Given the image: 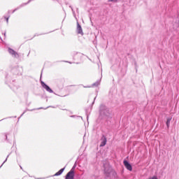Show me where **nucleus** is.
Masks as SVG:
<instances>
[{"label":"nucleus","instance_id":"nucleus-18","mask_svg":"<svg viewBox=\"0 0 179 179\" xmlns=\"http://www.w3.org/2000/svg\"><path fill=\"white\" fill-rule=\"evenodd\" d=\"M9 155H8V156H7V157H6V159H5V161L2 163V164L0 166V169H1V167H2L3 166V164H5V163H6V162H8V157H9Z\"/></svg>","mask_w":179,"mask_h":179},{"label":"nucleus","instance_id":"nucleus-21","mask_svg":"<svg viewBox=\"0 0 179 179\" xmlns=\"http://www.w3.org/2000/svg\"><path fill=\"white\" fill-rule=\"evenodd\" d=\"M43 34H48V33L41 34H36L34 36V37H36V36H43Z\"/></svg>","mask_w":179,"mask_h":179},{"label":"nucleus","instance_id":"nucleus-27","mask_svg":"<svg viewBox=\"0 0 179 179\" xmlns=\"http://www.w3.org/2000/svg\"><path fill=\"white\" fill-rule=\"evenodd\" d=\"M20 167L21 170H23V167H22V166L20 165Z\"/></svg>","mask_w":179,"mask_h":179},{"label":"nucleus","instance_id":"nucleus-31","mask_svg":"<svg viewBox=\"0 0 179 179\" xmlns=\"http://www.w3.org/2000/svg\"><path fill=\"white\" fill-rule=\"evenodd\" d=\"M42 75H43V73H41V78Z\"/></svg>","mask_w":179,"mask_h":179},{"label":"nucleus","instance_id":"nucleus-7","mask_svg":"<svg viewBox=\"0 0 179 179\" xmlns=\"http://www.w3.org/2000/svg\"><path fill=\"white\" fill-rule=\"evenodd\" d=\"M41 85L42 87H43V89H45V90H46V92H48V93H53L56 96H58V94H57L55 92H54V90H52V89H51V87H50L48 86V85H47L46 83H44V81H41Z\"/></svg>","mask_w":179,"mask_h":179},{"label":"nucleus","instance_id":"nucleus-36","mask_svg":"<svg viewBox=\"0 0 179 179\" xmlns=\"http://www.w3.org/2000/svg\"><path fill=\"white\" fill-rule=\"evenodd\" d=\"M8 118H12V117H9Z\"/></svg>","mask_w":179,"mask_h":179},{"label":"nucleus","instance_id":"nucleus-4","mask_svg":"<svg viewBox=\"0 0 179 179\" xmlns=\"http://www.w3.org/2000/svg\"><path fill=\"white\" fill-rule=\"evenodd\" d=\"M15 78L16 77L13 75L12 76V73H6L5 79L6 85H8V86L13 85V86H15Z\"/></svg>","mask_w":179,"mask_h":179},{"label":"nucleus","instance_id":"nucleus-19","mask_svg":"<svg viewBox=\"0 0 179 179\" xmlns=\"http://www.w3.org/2000/svg\"><path fill=\"white\" fill-rule=\"evenodd\" d=\"M9 17H10V15H8V17L4 16V19L6 20V23H9Z\"/></svg>","mask_w":179,"mask_h":179},{"label":"nucleus","instance_id":"nucleus-28","mask_svg":"<svg viewBox=\"0 0 179 179\" xmlns=\"http://www.w3.org/2000/svg\"><path fill=\"white\" fill-rule=\"evenodd\" d=\"M3 120H6V118H3V119L1 120L0 122L3 121Z\"/></svg>","mask_w":179,"mask_h":179},{"label":"nucleus","instance_id":"nucleus-5","mask_svg":"<svg viewBox=\"0 0 179 179\" xmlns=\"http://www.w3.org/2000/svg\"><path fill=\"white\" fill-rule=\"evenodd\" d=\"M76 162L71 168V169L66 174L65 179H75V169H76Z\"/></svg>","mask_w":179,"mask_h":179},{"label":"nucleus","instance_id":"nucleus-3","mask_svg":"<svg viewBox=\"0 0 179 179\" xmlns=\"http://www.w3.org/2000/svg\"><path fill=\"white\" fill-rule=\"evenodd\" d=\"M10 69L11 70L9 73H11V75L15 77L17 76V75H22V73H23V68L18 65L11 66Z\"/></svg>","mask_w":179,"mask_h":179},{"label":"nucleus","instance_id":"nucleus-25","mask_svg":"<svg viewBox=\"0 0 179 179\" xmlns=\"http://www.w3.org/2000/svg\"><path fill=\"white\" fill-rule=\"evenodd\" d=\"M3 34L4 35V37H6V31H4V33H3Z\"/></svg>","mask_w":179,"mask_h":179},{"label":"nucleus","instance_id":"nucleus-37","mask_svg":"<svg viewBox=\"0 0 179 179\" xmlns=\"http://www.w3.org/2000/svg\"><path fill=\"white\" fill-rule=\"evenodd\" d=\"M1 41H2V38H1Z\"/></svg>","mask_w":179,"mask_h":179},{"label":"nucleus","instance_id":"nucleus-26","mask_svg":"<svg viewBox=\"0 0 179 179\" xmlns=\"http://www.w3.org/2000/svg\"><path fill=\"white\" fill-rule=\"evenodd\" d=\"M71 10H72L73 13L75 14V11H73V8H71Z\"/></svg>","mask_w":179,"mask_h":179},{"label":"nucleus","instance_id":"nucleus-34","mask_svg":"<svg viewBox=\"0 0 179 179\" xmlns=\"http://www.w3.org/2000/svg\"><path fill=\"white\" fill-rule=\"evenodd\" d=\"M16 117H17V116H15V117H14V118H16Z\"/></svg>","mask_w":179,"mask_h":179},{"label":"nucleus","instance_id":"nucleus-33","mask_svg":"<svg viewBox=\"0 0 179 179\" xmlns=\"http://www.w3.org/2000/svg\"><path fill=\"white\" fill-rule=\"evenodd\" d=\"M66 95L63 96V97H66Z\"/></svg>","mask_w":179,"mask_h":179},{"label":"nucleus","instance_id":"nucleus-39","mask_svg":"<svg viewBox=\"0 0 179 179\" xmlns=\"http://www.w3.org/2000/svg\"><path fill=\"white\" fill-rule=\"evenodd\" d=\"M70 86H75V85H70Z\"/></svg>","mask_w":179,"mask_h":179},{"label":"nucleus","instance_id":"nucleus-10","mask_svg":"<svg viewBox=\"0 0 179 179\" xmlns=\"http://www.w3.org/2000/svg\"><path fill=\"white\" fill-rule=\"evenodd\" d=\"M34 0H29L27 3H22L21 5H20L18 7H17L15 9H14L12 11V13H14L16 12V10H19V9H21V8H23L24 6H26V5H29L30 2L33 1Z\"/></svg>","mask_w":179,"mask_h":179},{"label":"nucleus","instance_id":"nucleus-12","mask_svg":"<svg viewBox=\"0 0 179 179\" xmlns=\"http://www.w3.org/2000/svg\"><path fill=\"white\" fill-rule=\"evenodd\" d=\"M101 141L100 148H103V146L107 145V137H106L104 135H102Z\"/></svg>","mask_w":179,"mask_h":179},{"label":"nucleus","instance_id":"nucleus-6","mask_svg":"<svg viewBox=\"0 0 179 179\" xmlns=\"http://www.w3.org/2000/svg\"><path fill=\"white\" fill-rule=\"evenodd\" d=\"M47 108H55V106H50L46 108L41 107V108H38L36 109H31V110L26 109L25 110H24V112L22 113V115L18 117V121H19V120H20V118H22V117H23V115L26 114V112H27V111H34V110H47Z\"/></svg>","mask_w":179,"mask_h":179},{"label":"nucleus","instance_id":"nucleus-30","mask_svg":"<svg viewBox=\"0 0 179 179\" xmlns=\"http://www.w3.org/2000/svg\"><path fill=\"white\" fill-rule=\"evenodd\" d=\"M43 178H36V179H43Z\"/></svg>","mask_w":179,"mask_h":179},{"label":"nucleus","instance_id":"nucleus-11","mask_svg":"<svg viewBox=\"0 0 179 179\" xmlns=\"http://www.w3.org/2000/svg\"><path fill=\"white\" fill-rule=\"evenodd\" d=\"M76 32L78 34H80L81 36H83L85 34L83 33V29H82V25L79 24V22L77 21V28H76Z\"/></svg>","mask_w":179,"mask_h":179},{"label":"nucleus","instance_id":"nucleus-38","mask_svg":"<svg viewBox=\"0 0 179 179\" xmlns=\"http://www.w3.org/2000/svg\"><path fill=\"white\" fill-rule=\"evenodd\" d=\"M29 177H31V176H30V175H29Z\"/></svg>","mask_w":179,"mask_h":179},{"label":"nucleus","instance_id":"nucleus-2","mask_svg":"<svg viewBox=\"0 0 179 179\" xmlns=\"http://www.w3.org/2000/svg\"><path fill=\"white\" fill-rule=\"evenodd\" d=\"M99 118L101 120H108L113 118V115L110 112V108L104 104H101L99 106Z\"/></svg>","mask_w":179,"mask_h":179},{"label":"nucleus","instance_id":"nucleus-14","mask_svg":"<svg viewBox=\"0 0 179 179\" xmlns=\"http://www.w3.org/2000/svg\"><path fill=\"white\" fill-rule=\"evenodd\" d=\"M171 120H173V117H169L166 118V125L167 128H170V122H171Z\"/></svg>","mask_w":179,"mask_h":179},{"label":"nucleus","instance_id":"nucleus-17","mask_svg":"<svg viewBox=\"0 0 179 179\" xmlns=\"http://www.w3.org/2000/svg\"><path fill=\"white\" fill-rule=\"evenodd\" d=\"M71 118H81V120H83V117H82V116H76L75 115H71L70 116Z\"/></svg>","mask_w":179,"mask_h":179},{"label":"nucleus","instance_id":"nucleus-32","mask_svg":"<svg viewBox=\"0 0 179 179\" xmlns=\"http://www.w3.org/2000/svg\"><path fill=\"white\" fill-rule=\"evenodd\" d=\"M69 62V64H71V62Z\"/></svg>","mask_w":179,"mask_h":179},{"label":"nucleus","instance_id":"nucleus-23","mask_svg":"<svg viewBox=\"0 0 179 179\" xmlns=\"http://www.w3.org/2000/svg\"><path fill=\"white\" fill-rule=\"evenodd\" d=\"M118 0H109V2H117Z\"/></svg>","mask_w":179,"mask_h":179},{"label":"nucleus","instance_id":"nucleus-35","mask_svg":"<svg viewBox=\"0 0 179 179\" xmlns=\"http://www.w3.org/2000/svg\"><path fill=\"white\" fill-rule=\"evenodd\" d=\"M49 33H52V31H50Z\"/></svg>","mask_w":179,"mask_h":179},{"label":"nucleus","instance_id":"nucleus-22","mask_svg":"<svg viewBox=\"0 0 179 179\" xmlns=\"http://www.w3.org/2000/svg\"><path fill=\"white\" fill-rule=\"evenodd\" d=\"M148 179H159V178H157V176H152V177H151V178H150Z\"/></svg>","mask_w":179,"mask_h":179},{"label":"nucleus","instance_id":"nucleus-8","mask_svg":"<svg viewBox=\"0 0 179 179\" xmlns=\"http://www.w3.org/2000/svg\"><path fill=\"white\" fill-rule=\"evenodd\" d=\"M8 51L9 55H12L13 58H19V54L17 52L15 51V50L12 49L11 48H8Z\"/></svg>","mask_w":179,"mask_h":179},{"label":"nucleus","instance_id":"nucleus-13","mask_svg":"<svg viewBox=\"0 0 179 179\" xmlns=\"http://www.w3.org/2000/svg\"><path fill=\"white\" fill-rule=\"evenodd\" d=\"M65 167L66 166H64V168L59 170L55 175H53V177H58V176H61V174L65 171Z\"/></svg>","mask_w":179,"mask_h":179},{"label":"nucleus","instance_id":"nucleus-29","mask_svg":"<svg viewBox=\"0 0 179 179\" xmlns=\"http://www.w3.org/2000/svg\"><path fill=\"white\" fill-rule=\"evenodd\" d=\"M87 120H89V115H87Z\"/></svg>","mask_w":179,"mask_h":179},{"label":"nucleus","instance_id":"nucleus-16","mask_svg":"<svg viewBox=\"0 0 179 179\" xmlns=\"http://www.w3.org/2000/svg\"><path fill=\"white\" fill-rule=\"evenodd\" d=\"M77 55H80V53H79L78 52H73V59H76V56Z\"/></svg>","mask_w":179,"mask_h":179},{"label":"nucleus","instance_id":"nucleus-9","mask_svg":"<svg viewBox=\"0 0 179 179\" xmlns=\"http://www.w3.org/2000/svg\"><path fill=\"white\" fill-rule=\"evenodd\" d=\"M123 164L127 170L129 171H132V165L128 162V160L124 159Z\"/></svg>","mask_w":179,"mask_h":179},{"label":"nucleus","instance_id":"nucleus-20","mask_svg":"<svg viewBox=\"0 0 179 179\" xmlns=\"http://www.w3.org/2000/svg\"><path fill=\"white\" fill-rule=\"evenodd\" d=\"M4 136L6 138V140L7 141V142H9V140L8 139V133H4Z\"/></svg>","mask_w":179,"mask_h":179},{"label":"nucleus","instance_id":"nucleus-24","mask_svg":"<svg viewBox=\"0 0 179 179\" xmlns=\"http://www.w3.org/2000/svg\"><path fill=\"white\" fill-rule=\"evenodd\" d=\"M96 97H97V96H95V97H94V101L92 102V104H94V101H96Z\"/></svg>","mask_w":179,"mask_h":179},{"label":"nucleus","instance_id":"nucleus-15","mask_svg":"<svg viewBox=\"0 0 179 179\" xmlns=\"http://www.w3.org/2000/svg\"><path fill=\"white\" fill-rule=\"evenodd\" d=\"M99 85H100V80H97L96 82H95V83H94L93 84H92V87H97V86H99Z\"/></svg>","mask_w":179,"mask_h":179},{"label":"nucleus","instance_id":"nucleus-1","mask_svg":"<svg viewBox=\"0 0 179 179\" xmlns=\"http://www.w3.org/2000/svg\"><path fill=\"white\" fill-rule=\"evenodd\" d=\"M103 173L105 179H116L117 172L110 166V164H103Z\"/></svg>","mask_w":179,"mask_h":179}]
</instances>
